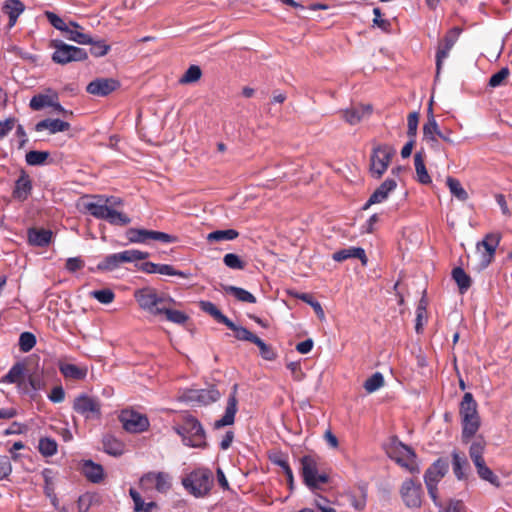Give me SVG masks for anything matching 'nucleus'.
<instances>
[{
  "label": "nucleus",
  "mask_w": 512,
  "mask_h": 512,
  "mask_svg": "<svg viewBox=\"0 0 512 512\" xmlns=\"http://www.w3.org/2000/svg\"><path fill=\"white\" fill-rule=\"evenodd\" d=\"M95 201L84 203V208L93 217L105 220L111 225L126 226L130 224L131 218L126 214L114 209L115 206L123 205V200L119 197L95 195L92 197Z\"/></svg>",
  "instance_id": "obj_1"
},
{
  "label": "nucleus",
  "mask_w": 512,
  "mask_h": 512,
  "mask_svg": "<svg viewBox=\"0 0 512 512\" xmlns=\"http://www.w3.org/2000/svg\"><path fill=\"white\" fill-rule=\"evenodd\" d=\"M134 298L142 310L154 316L162 315L161 309L164 308L165 304H171L173 302L171 298L157 293V291L151 287L135 290Z\"/></svg>",
  "instance_id": "obj_2"
},
{
  "label": "nucleus",
  "mask_w": 512,
  "mask_h": 512,
  "mask_svg": "<svg viewBox=\"0 0 512 512\" xmlns=\"http://www.w3.org/2000/svg\"><path fill=\"white\" fill-rule=\"evenodd\" d=\"M300 473L305 485L311 490L321 489L329 481V476L325 472H320L318 461L315 456L305 455L300 459Z\"/></svg>",
  "instance_id": "obj_3"
},
{
  "label": "nucleus",
  "mask_w": 512,
  "mask_h": 512,
  "mask_svg": "<svg viewBox=\"0 0 512 512\" xmlns=\"http://www.w3.org/2000/svg\"><path fill=\"white\" fill-rule=\"evenodd\" d=\"M448 468V461L446 459L439 458L428 467L424 474V482L428 494L436 506H441L437 485L447 474Z\"/></svg>",
  "instance_id": "obj_4"
},
{
  "label": "nucleus",
  "mask_w": 512,
  "mask_h": 512,
  "mask_svg": "<svg viewBox=\"0 0 512 512\" xmlns=\"http://www.w3.org/2000/svg\"><path fill=\"white\" fill-rule=\"evenodd\" d=\"M220 397L221 393L216 386L209 385L206 388L186 389L178 396V400L192 407H201L218 401Z\"/></svg>",
  "instance_id": "obj_5"
},
{
  "label": "nucleus",
  "mask_w": 512,
  "mask_h": 512,
  "mask_svg": "<svg viewBox=\"0 0 512 512\" xmlns=\"http://www.w3.org/2000/svg\"><path fill=\"white\" fill-rule=\"evenodd\" d=\"M212 474L207 469H197L182 479V485L195 497H203L212 487Z\"/></svg>",
  "instance_id": "obj_6"
},
{
  "label": "nucleus",
  "mask_w": 512,
  "mask_h": 512,
  "mask_svg": "<svg viewBox=\"0 0 512 512\" xmlns=\"http://www.w3.org/2000/svg\"><path fill=\"white\" fill-rule=\"evenodd\" d=\"M50 47L54 49L52 60L57 64L65 65L70 62L84 61L88 57L85 49L66 44L59 39L51 40Z\"/></svg>",
  "instance_id": "obj_7"
},
{
  "label": "nucleus",
  "mask_w": 512,
  "mask_h": 512,
  "mask_svg": "<svg viewBox=\"0 0 512 512\" xmlns=\"http://www.w3.org/2000/svg\"><path fill=\"white\" fill-rule=\"evenodd\" d=\"M183 424L176 427V432L182 437L183 443L191 447L206 445L205 431L197 418H184Z\"/></svg>",
  "instance_id": "obj_8"
},
{
  "label": "nucleus",
  "mask_w": 512,
  "mask_h": 512,
  "mask_svg": "<svg viewBox=\"0 0 512 512\" xmlns=\"http://www.w3.org/2000/svg\"><path fill=\"white\" fill-rule=\"evenodd\" d=\"M139 488L147 493L157 491L166 494L172 488V476L164 471H149L139 479Z\"/></svg>",
  "instance_id": "obj_9"
},
{
  "label": "nucleus",
  "mask_w": 512,
  "mask_h": 512,
  "mask_svg": "<svg viewBox=\"0 0 512 512\" xmlns=\"http://www.w3.org/2000/svg\"><path fill=\"white\" fill-rule=\"evenodd\" d=\"M388 455L392 460L410 473L418 474L420 472L416 461V453L411 447L399 442L391 446L388 451Z\"/></svg>",
  "instance_id": "obj_10"
},
{
  "label": "nucleus",
  "mask_w": 512,
  "mask_h": 512,
  "mask_svg": "<svg viewBox=\"0 0 512 512\" xmlns=\"http://www.w3.org/2000/svg\"><path fill=\"white\" fill-rule=\"evenodd\" d=\"M394 150L388 145L378 146L371 154L370 171L376 178H380L387 170Z\"/></svg>",
  "instance_id": "obj_11"
},
{
  "label": "nucleus",
  "mask_w": 512,
  "mask_h": 512,
  "mask_svg": "<svg viewBox=\"0 0 512 512\" xmlns=\"http://www.w3.org/2000/svg\"><path fill=\"white\" fill-rule=\"evenodd\" d=\"M460 33L461 30L458 27H453L446 33L443 40L439 43L436 52V76L440 74L443 62L449 56V53L457 42Z\"/></svg>",
  "instance_id": "obj_12"
},
{
  "label": "nucleus",
  "mask_w": 512,
  "mask_h": 512,
  "mask_svg": "<svg viewBox=\"0 0 512 512\" xmlns=\"http://www.w3.org/2000/svg\"><path fill=\"white\" fill-rule=\"evenodd\" d=\"M401 497L409 508H419L422 504L423 489L421 483L412 479L403 482L400 489Z\"/></svg>",
  "instance_id": "obj_13"
},
{
  "label": "nucleus",
  "mask_w": 512,
  "mask_h": 512,
  "mask_svg": "<svg viewBox=\"0 0 512 512\" xmlns=\"http://www.w3.org/2000/svg\"><path fill=\"white\" fill-rule=\"evenodd\" d=\"M423 141L436 152L443 150L439 142V126L431 107L428 109L427 122L423 126Z\"/></svg>",
  "instance_id": "obj_14"
},
{
  "label": "nucleus",
  "mask_w": 512,
  "mask_h": 512,
  "mask_svg": "<svg viewBox=\"0 0 512 512\" xmlns=\"http://www.w3.org/2000/svg\"><path fill=\"white\" fill-rule=\"evenodd\" d=\"M119 86L120 83L113 78H97L87 85L86 91L94 96L105 97Z\"/></svg>",
  "instance_id": "obj_15"
},
{
  "label": "nucleus",
  "mask_w": 512,
  "mask_h": 512,
  "mask_svg": "<svg viewBox=\"0 0 512 512\" xmlns=\"http://www.w3.org/2000/svg\"><path fill=\"white\" fill-rule=\"evenodd\" d=\"M73 409L78 414H95L99 415L101 413V403L100 401L87 394H80L74 399Z\"/></svg>",
  "instance_id": "obj_16"
},
{
  "label": "nucleus",
  "mask_w": 512,
  "mask_h": 512,
  "mask_svg": "<svg viewBox=\"0 0 512 512\" xmlns=\"http://www.w3.org/2000/svg\"><path fill=\"white\" fill-rule=\"evenodd\" d=\"M33 189L32 180L28 173L24 170H20V175L15 181L12 196L14 199L24 202L31 195Z\"/></svg>",
  "instance_id": "obj_17"
},
{
  "label": "nucleus",
  "mask_w": 512,
  "mask_h": 512,
  "mask_svg": "<svg viewBox=\"0 0 512 512\" xmlns=\"http://www.w3.org/2000/svg\"><path fill=\"white\" fill-rule=\"evenodd\" d=\"M499 243L500 235L490 233L487 234L485 238L477 244V249L479 251L482 247L485 249V252L482 253L481 256V263L483 266L486 267L492 262Z\"/></svg>",
  "instance_id": "obj_18"
},
{
  "label": "nucleus",
  "mask_w": 512,
  "mask_h": 512,
  "mask_svg": "<svg viewBox=\"0 0 512 512\" xmlns=\"http://www.w3.org/2000/svg\"><path fill=\"white\" fill-rule=\"evenodd\" d=\"M397 187V182L393 178H387L369 197L368 201L363 206V209H368L371 205L384 202L390 192Z\"/></svg>",
  "instance_id": "obj_19"
},
{
  "label": "nucleus",
  "mask_w": 512,
  "mask_h": 512,
  "mask_svg": "<svg viewBox=\"0 0 512 512\" xmlns=\"http://www.w3.org/2000/svg\"><path fill=\"white\" fill-rule=\"evenodd\" d=\"M53 233L49 229L31 227L27 230L29 245L35 247H46L51 243Z\"/></svg>",
  "instance_id": "obj_20"
},
{
  "label": "nucleus",
  "mask_w": 512,
  "mask_h": 512,
  "mask_svg": "<svg viewBox=\"0 0 512 512\" xmlns=\"http://www.w3.org/2000/svg\"><path fill=\"white\" fill-rule=\"evenodd\" d=\"M25 11V5L21 0H6L2 6V12L9 17L8 27L15 26L19 16Z\"/></svg>",
  "instance_id": "obj_21"
},
{
  "label": "nucleus",
  "mask_w": 512,
  "mask_h": 512,
  "mask_svg": "<svg viewBox=\"0 0 512 512\" xmlns=\"http://www.w3.org/2000/svg\"><path fill=\"white\" fill-rule=\"evenodd\" d=\"M350 258H357L363 265H366L368 259L365 250L361 247H349L338 250L333 253L332 259L336 262H343Z\"/></svg>",
  "instance_id": "obj_22"
},
{
  "label": "nucleus",
  "mask_w": 512,
  "mask_h": 512,
  "mask_svg": "<svg viewBox=\"0 0 512 512\" xmlns=\"http://www.w3.org/2000/svg\"><path fill=\"white\" fill-rule=\"evenodd\" d=\"M69 129H70V124L68 122L60 120V119L46 118L44 120L39 121L35 125V130L37 132H41L43 130H48L50 134L64 132Z\"/></svg>",
  "instance_id": "obj_23"
},
{
  "label": "nucleus",
  "mask_w": 512,
  "mask_h": 512,
  "mask_svg": "<svg viewBox=\"0 0 512 512\" xmlns=\"http://www.w3.org/2000/svg\"><path fill=\"white\" fill-rule=\"evenodd\" d=\"M82 473L92 483H100L104 479L102 465L94 463L92 460L83 461Z\"/></svg>",
  "instance_id": "obj_24"
},
{
  "label": "nucleus",
  "mask_w": 512,
  "mask_h": 512,
  "mask_svg": "<svg viewBox=\"0 0 512 512\" xmlns=\"http://www.w3.org/2000/svg\"><path fill=\"white\" fill-rule=\"evenodd\" d=\"M102 444L104 452L111 456L118 457L124 453V443L110 434L103 436Z\"/></svg>",
  "instance_id": "obj_25"
},
{
  "label": "nucleus",
  "mask_w": 512,
  "mask_h": 512,
  "mask_svg": "<svg viewBox=\"0 0 512 512\" xmlns=\"http://www.w3.org/2000/svg\"><path fill=\"white\" fill-rule=\"evenodd\" d=\"M452 468L455 477L458 480L467 478L466 471L469 468L468 461L464 455H460L457 451L452 452Z\"/></svg>",
  "instance_id": "obj_26"
},
{
  "label": "nucleus",
  "mask_w": 512,
  "mask_h": 512,
  "mask_svg": "<svg viewBox=\"0 0 512 512\" xmlns=\"http://www.w3.org/2000/svg\"><path fill=\"white\" fill-rule=\"evenodd\" d=\"M61 374L68 379L83 380L87 376V368L75 364L63 363L59 365Z\"/></svg>",
  "instance_id": "obj_27"
},
{
  "label": "nucleus",
  "mask_w": 512,
  "mask_h": 512,
  "mask_svg": "<svg viewBox=\"0 0 512 512\" xmlns=\"http://www.w3.org/2000/svg\"><path fill=\"white\" fill-rule=\"evenodd\" d=\"M486 441L482 436L477 437L469 448V456L474 466L484 461V452L486 450Z\"/></svg>",
  "instance_id": "obj_28"
},
{
  "label": "nucleus",
  "mask_w": 512,
  "mask_h": 512,
  "mask_svg": "<svg viewBox=\"0 0 512 512\" xmlns=\"http://www.w3.org/2000/svg\"><path fill=\"white\" fill-rule=\"evenodd\" d=\"M481 425L480 418H463L462 442L468 443L477 433Z\"/></svg>",
  "instance_id": "obj_29"
},
{
  "label": "nucleus",
  "mask_w": 512,
  "mask_h": 512,
  "mask_svg": "<svg viewBox=\"0 0 512 512\" xmlns=\"http://www.w3.org/2000/svg\"><path fill=\"white\" fill-rule=\"evenodd\" d=\"M414 165L417 174V180L421 184H429L431 183V177L427 172L425 163H424V153L422 150L417 151L414 155Z\"/></svg>",
  "instance_id": "obj_30"
},
{
  "label": "nucleus",
  "mask_w": 512,
  "mask_h": 512,
  "mask_svg": "<svg viewBox=\"0 0 512 512\" xmlns=\"http://www.w3.org/2000/svg\"><path fill=\"white\" fill-rule=\"evenodd\" d=\"M123 429L129 433H140L148 429L149 418H121Z\"/></svg>",
  "instance_id": "obj_31"
},
{
  "label": "nucleus",
  "mask_w": 512,
  "mask_h": 512,
  "mask_svg": "<svg viewBox=\"0 0 512 512\" xmlns=\"http://www.w3.org/2000/svg\"><path fill=\"white\" fill-rule=\"evenodd\" d=\"M452 278L456 282L461 294L466 293L471 287V277L461 267H455L452 270Z\"/></svg>",
  "instance_id": "obj_32"
},
{
  "label": "nucleus",
  "mask_w": 512,
  "mask_h": 512,
  "mask_svg": "<svg viewBox=\"0 0 512 512\" xmlns=\"http://www.w3.org/2000/svg\"><path fill=\"white\" fill-rule=\"evenodd\" d=\"M475 468L478 476L482 480L489 482L491 485L497 488L501 486L499 477L486 465L485 460L475 465Z\"/></svg>",
  "instance_id": "obj_33"
},
{
  "label": "nucleus",
  "mask_w": 512,
  "mask_h": 512,
  "mask_svg": "<svg viewBox=\"0 0 512 512\" xmlns=\"http://www.w3.org/2000/svg\"><path fill=\"white\" fill-rule=\"evenodd\" d=\"M222 288L227 294L233 295L238 301L256 303V297L244 288L232 285H223Z\"/></svg>",
  "instance_id": "obj_34"
},
{
  "label": "nucleus",
  "mask_w": 512,
  "mask_h": 512,
  "mask_svg": "<svg viewBox=\"0 0 512 512\" xmlns=\"http://www.w3.org/2000/svg\"><path fill=\"white\" fill-rule=\"evenodd\" d=\"M199 307L203 312L212 316L218 323L228 325L229 318L225 316L212 302L202 300L199 302Z\"/></svg>",
  "instance_id": "obj_35"
},
{
  "label": "nucleus",
  "mask_w": 512,
  "mask_h": 512,
  "mask_svg": "<svg viewBox=\"0 0 512 512\" xmlns=\"http://www.w3.org/2000/svg\"><path fill=\"white\" fill-rule=\"evenodd\" d=\"M116 255L118 258L119 266L123 263H130V262H134L137 260H144L149 257L148 252L140 251L137 249L125 250V251L116 253Z\"/></svg>",
  "instance_id": "obj_36"
},
{
  "label": "nucleus",
  "mask_w": 512,
  "mask_h": 512,
  "mask_svg": "<svg viewBox=\"0 0 512 512\" xmlns=\"http://www.w3.org/2000/svg\"><path fill=\"white\" fill-rule=\"evenodd\" d=\"M370 113L369 107H352L349 109H346L343 112V117L346 122H348L351 125L358 124L364 117V115Z\"/></svg>",
  "instance_id": "obj_37"
},
{
  "label": "nucleus",
  "mask_w": 512,
  "mask_h": 512,
  "mask_svg": "<svg viewBox=\"0 0 512 512\" xmlns=\"http://www.w3.org/2000/svg\"><path fill=\"white\" fill-rule=\"evenodd\" d=\"M45 17L49 21V23L57 30L65 33L68 30L69 26H72V28H81V26L76 22H69V24H66L65 21L59 17L57 14L51 11H45L44 13Z\"/></svg>",
  "instance_id": "obj_38"
},
{
  "label": "nucleus",
  "mask_w": 512,
  "mask_h": 512,
  "mask_svg": "<svg viewBox=\"0 0 512 512\" xmlns=\"http://www.w3.org/2000/svg\"><path fill=\"white\" fill-rule=\"evenodd\" d=\"M460 416H477V403L470 392L465 393L460 402Z\"/></svg>",
  "instance_id": "obj_39"
},
{
  "label": "nucleus",
  "mask_w": 512,
  "mask_h": 512,
  "mask_svg": "<svg viewBox=\"0 0 512 512\" xmlns=\"http://www.w3.org/2000/svg\"><path fill=\"white\" fill-rule=\"evenodd\" d=\"M129 494L133 500L135 512H151L153 508L157 507L156 502L151 501L145 503L140 493L136 491L134 488H131L129 490Z\"/></svg>",
  "instance_id": "obj_40"
},
{
  "label": "nucleus",
  "mask_w": 512,
  "mask_h": 512,
  "mask_svg": "<svg viewBox=\"0 0 512 512\" xmlns=\"http://www.w3.org/2000/svg\"><path fill=\"white\" fill-rule=\"evenodd\" d=\"M225 326L228 327L230 330L234 331V333H235L234 336L237 340L248 341V342L254 343V341L258 337L255 334H253L252 332H250L247 328H245L243 326L236 325L230 319H229L228 325H225Z\"/></svg>",
  "instance_id": "obj_41"
},
{
  "label": "nucleus",
  "mask_w": 512,
  "mask_h": 512,
  "mask_svg": "<svg viewBox=\"0 0 512 512\" xmlns=\"http://www.w3.org/2000/svg\"><path fill=\"white\" fill-rule=\"evenodd\" d=\"M239 236V232L235 229H227V230H215L207 235L208 242H221V241H231L236 239Z\"/></svg>",
  "instance_id": "obj_42"
},
{
  "label": "nucleus",
  "mask_w": 512,
  "mask_h": 512,
  "mask_svg": "<svg viewBox=\"0 0 512 512\" xmlns=\"http://www.w3.org/2000/svg\"><path fill=\"white\" fill-rule=\"evenodd\" d=\"M119 266L118 258L116 253L109 254L104 257V259L99 262L95 269H91L92 271H100V272H110L117 269Z\"/></svg>",
  "instance_id": "obj_43"
},
{
  "label": "nucleus",
  "mask_w": 512,
  "mask_h": 512,
  "mask_svg": "<svg viewBox=\"0 0 512 512\" xmlns=\"http://www.w3.org/2000/svg\"><path fill=\"white\" fill-rule=\"evenodd\" d=\"M25 367L22 363L14 364L8 373L3 377V382L6 383H19L24 376Z\"/></svg>",
  "instance_id": "obj_44"
},
{
  "label": "nucleus",
  "mask_w": 512,
  "mask_h": 512,
  "mask_svg": "<svg viewBox=\"0 0 512 512\" xmlns=\"http://www.w3.org/2000/svg\"><path fill=\"white\" fill-rule=\"evenodd\" d=\"M447 186L453 196L461 201L468 199V193L462 187L460 181L453 177H448L446 180Z\"/></svg>",
  "instance_id": "obj_45"
},
{
  "label": "nucleus",
  "mask_w": 512,
  "mask_h": 512,
  "mask_svg": "<svg viewBox=\"0 0 512 512\" xmlns=\"http://www.w3.org/2000/svg\"><path fill=\"white\" fill-rule=\"evenodd\" d=\"M57 443L54 439L43 437L39 440L38 450L44 457H51L57 453Z\"/></svg>",
  "instance_id": "obj_46"
},
{
  "label": "nucleus",
  "mask_w": 512,
  "mask_h": 512,
  "mask_svg": "<svg viewBox=\"0 0 512 512\" xmlns=\"http://www.w3.org/2000/svg\"><path fill=\"white\" fill-rule=\"evenodd\" d=\"M170 304H165L162 308V314H165L167 320L176 324H184L188 320V315L182 311L171 309Z\"/></svg>",
  "instance_id": "obj_47"
},
{
  "label": "nucleus",
  "mask_w": 512,
  "mask_h": 512,
  "mask_svg": "<svg viewBox=\"0 0 512 512\" xmlns=\"http://www.w3.org/2000/svg\"><path fill=\"white\" fill-rule=\"evenodd\" d=\"M149 231L147 229L129 228L126 231V237L131 243H146L149 240Z\"/></svg>",
  "instance_id": "obj_48"
},
{
  "label": "nucleus",
  "mask_w": 512,
  "mask_h": 512,
  "mask_svg": "<svg viewBox=\"0 0 512 512\" xmlns=\"http://www.w3.org/2000/svg\"><path fill=\"white\" fill-rule=\"evenodd\" d=\"M49 156H50V154L48 151L32 150L26 154L25 160L28 165L39 166V165L44 164Z\"/></svg>",
  "instance_id": "obj_49"
},
{
  "label": "nucleus",
  "mask_w": 512,
  "mask_h": 512,
  "mask_svg": "<svg viewBox=\"0 0 512 512\" xmlns=\"http://www.w3.org/2000/svg\"><path fill=\"white\" fill-rule=\"evenodd\" d=\"M54 99L45 94H38L32 97L29 106L32 110L39 111L44 107H52Z\"/></svg>",
  "instance_id": "obj_50"
},
{
  "label": "nucleus",
  "mask_w": 512,
  "mask_h": 512,
  "mask_svg": "<svg viewBox=\"0 0 512 512\" xmlns=\"http://www.w3.org/2000/svg\"><path fill=\"white\" fill-rule=\"evenodd\" d=\"M202 76L201 68L198 65H191L182 75L179 82L181 84H190L197 82Z\"/></svg>",
  "instance_id": "obj_51"
},
{
  "label": "nucleus",
  "mask_w": 512,
  "mask_h": 512,
  "mask_svg": "<svg viewBox=\"0 0 512 512\" xmlns=\"http://www.w3.org/2000/svg\"><path fill=\"white\" fill-rule=\"evenodd\" d=\"M71 27L72 26H69L68 30L65 32L68 40L82 45L92 43V38L89 35L78 31L79 28L72 29Z\"/></svg>",
  "instance_id": "obj_52"
},
{
  "label": "nucleus",
  "mask_w": 512,
  "mask_h": 512,
  "mask_svg": "<svg viewBox=\"0 0 512 512\" xmlns=\"http://www.w3.org/2000/svg\"><path fill=\"white\" fill-rule=\"evenodd\" d=\"M254 344L259 348L260 355L264 360L274 361L277 358L276 351L259 337L256 338Z\"/></svg>",
  "instance_id": "obj_53"
},
{
  "label": "nucleus",
  "mask_w": 512,
  "mask_h": 512,
  "mask_svg": "<svg viewBox=\"0 0 512 512\" xmlns=\"http://www.w3.org/2000/svg\"><path fill=\"white\" fill-rule=\"evenodd\" d=\"M42 477H43V480H44V493L46 496L48 497H54L55 498V493H54V472L52 469L50 468H45L43 471H42Z\"/></svg>",
  "instance_id": "obj_54"
},
{
  "label": "nucleus",
  "mask_w": 512,
  "mask_h": 512,
  "mask_svg": "<svg viewBox=\"0 0 512 512\" xmlns=\"http://www.w3.org/2000/svg\"><path fill=\"white\" fill-rule=\"evenodd\" d=\"M384 385V377L380 372H375L364 383V388L367 392L372 393L377 391Z\"/></svg>",
  "instance_id": "obj_55"
},
{
  "label": "nucleus",
  "mask_w": 512,
  "mask_h": 512,
  "mask_svg": "<svg viewBox=\"0 0 512 512\" xmlns=\"http://www.w3.org/2000/svg\"><path fill=\"white\" fill-rule=\"evenodd\" d=\"M223 263L230 269L234 270H243L246 266L245 261H243L237 254L227 253L223 257Z\"/></svg>",
  "instance_id": "obj_56"
},
{
  "label": "nucleus",
  "mask_w": 512,
  "mask_h": 512,
  "mask_svg": "<svg viewBox=\"0 0 512 512\" xmlns=\"http://www.w3.org/2000/svg\"><path fill=\"white\" fill-rule=\"evenodd\" d=\"M36 345V337L31 332H23L19 337V348L22 352L26 353L32 350Z\"/></svg>",
  "instance_id": "obj_57"
},
{
  "label": "nucleus",
  "mask_w": 512,
  "mask_h": 512,
  "mask_svg": "<svg viewBox=\"0 0 512 512\" xmlns=\"http://www.w3.org/2000/svg\"><path fill=\"white\" fill-rule=\"evenodd\" d=\"M90 296L102 304H110L115 298L114 292L109 288L91 291Z\"/></svg>",
  "instance_id": "obj_58"
},
{
  "label": "nucleus",
  "mask_w": 512,
  "mask_h": 512,
  "mask_svg": "<svg viewBox=\"0 0 512 512\" xmlns=\"http://www.w3.org/2000/svg\"><path fill=\"white\" fill-rule=\"evenodd\" d=\"M418 123H419V113L416 111L409 113V115L407 117V126H408L407 135L410 139L415 140V137L417 134Z\"/></svg>",
  "instance_id": "obj_59"
},
{
  "label": "nucleus",
  "mask_w": 512,
  "mask_h": 512,
  "mask_svg": "<svg viewBox=\"0 0 512 512\" xmlns=\"http://www.w3.org/2000/svg\"><path fill=\"white\" fill-rule=\"evenodd\" d=\"M156 273L167 276H178L181 278L189 277L188 273L176 270L172 265L169 264H158Z\"/></svg>",
  "instance_id": "obj_60"
},
{
  "label": "nucleus",
  "mask_w": 512,
  "mask_h": 512,
  "mask_svg": "<svg viewBox=\"0 0 512 512\" xmlns=\"http://www.w3.org/2000/svg\"><path fill=\"white\" fill-rule=\"evenodd\" d=\"M299 299L309 304L320 319H323L325 317V313L320 302L315 300L310 294L303 293L299 296Z\"/></svg>",
  "instance_id": "obj_61"
},
{
  "label": "nucleus",
  "mask_w": 512,
  "mask_h": 512,
  "mask_svg": "<svg viewBox=\"0 0 512 512\" xmlns=\"http://www.w3.org/2000/svg\"><path fill=\"white\" fill-rule=\"evenodd\" d=\"M510 71L507 67L501 68L498 72L493 74L488 82V85L492 88L502 85L503 81L509 76Z\"/></svg>",
  "instance_id": "obj_62"
},
{
  "label": "nucleus",
  "mask_w": 512,
  "mask_h": 512,
  "mask_svg": "<svg viewBox=\"0 0 512 512\" xmlns=\"http://www.w3.org/2000/svg\"><path fill=\"white\" fill-rule=\"evenodd\" d=\"M91 45V48H90V53L95 56V57H101V56H104L106 55L109 50H110V46L107 45L104 41L102 40H99V41H93L92 40V43H89Z\"/></svg>",
  "instance_id": "obj_63"
},
{
  "label": "nucleus",
  "mask_w": 512,
  "mask_h": 512,
  "mask_svg": "<svg viewBox=\"0 0 512 512\" xmlns=\"http://www.w3.org/2000/svg\"><path fill=\"white\" fill-rule=\"evenodd\" d=\"M440 512H466L465 505L461 500H449L446 506H439Z\"/></svg>",
  "instance_id": "obj_64"
}]
</instances>
